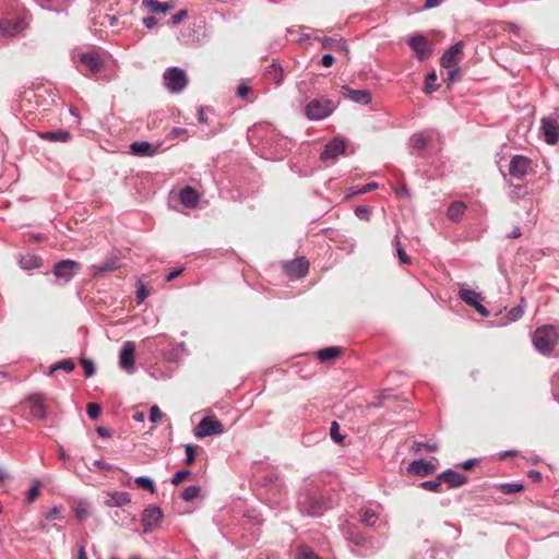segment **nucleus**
Segmentation results:
<instances>
[{
  "label": "nucleus",
  "mask_w": 559,
  "mask_h": 559,
  "mask_svg": "<svg viewBox=\"0 0 559 559\" xmlns=\"http://www.w3.org/2000/svg\"><path fill=\"white\" fill-rule=\"evenodd\" d=\"M558 338L559 334L554 325H543L535 330L532 341L538 353L548 355L554 350Z\"/></svg>",
  "instance_id": "nucleus-1"
},
{
  "label": "nucleus",
  "mask_w": 559,
  "mask_h": 559,
  "mask_svg": "<svg viewBox=\"0 0 559 559\" xmlns=\"http://www.w3.org/2000/svg\"><path fill=\"white\" fill-rule=\"evenodd\" d=\"M297 508L300 513L309 516H321L329 508L321 496L301 491L298 496Z\"/></svg>",
  "instance_id": "nucleus-2"
},
{
  "label": "nucleus",
  "mask_w": 559,
  "mask_h": 559,
  "mask_svg": "<svg viewBox=\"0 0 559 559\" xmlns=\"http://www.w3.org/2000/svg\"><path fill=\"white\" fill-rule=\"evenodd\" d=\"M336 108L337 103L328 97L314 98L306 105L305 115L312 121L323 120L331 116Z\"/></svg>",
  "instance_id": "nucleus-3"
},
{
  "label": "nucleus",
  "mask_w": 559,
  "mask_h": 559,
  "mask_svg": "<svg viewBox=\"0 0 559 559\" xmlns=\"http://www.w3.org/2000/svg\"><path fill=\"white\" fill-rule=\"evenodd\" d=\"M163 80L167 91L175 94L182 92L188 84L187 74L179 67L167 68L163 74Z\"/></svg>",
  "instance_id": "nucleus-4"
},
{
  "label": "nucleus",
  "mask_w": 559,
  "mask_h": 559,
  "mask_svg": "<svg viewBox=\"0 0 559 559\" xmlns=\"http://www.w3.org/2000/svg\"><path fill=\"white\" fill-rule=\"evenodd\" d=\"M223 432L224 426L219 420L211 417H204L197 426L194 436L202 439L209 436L222 435Z\"/></svg>",
  "instance_id": "nucleus-5"
},
{
  "label": "nucleus",
  "mask_w": 559,
  "mask_h": 559,
  "mask_svg": "<svg viewBox=\"0 0 559 559\" xmlns=\"http://www.w3.org/2000/svg\"><path fill=\"white\" fill-rule=\"evenodd\" d=\"M408 45L411 49L414 51L415 56L424 61L427 60L432 55V47L428 39L420 34H416L409 37Z\"/></svg>",
  "instance_id": "nucleus-6"
},
{
  "label": "nucleus",
  "mask_w": 559,
  "mask_h": 559,
  "mask_svg": "<svg viewBox=\"0 0 559 559\" xmlns=\"http://www.w3.org/2000/svg\"><path fill=\"white\" fill-rule=\"evenodd\" d=\"M163 519V511L158 507H148L143 511L142 524L144 526V533H151L158 527L159 522Z\"/></svg>",
  "instance_id": "nucleus-7"
},
{
  "label": "nucleus",
  "mask_w": 559,
  "mask_h": 559,
  "mask_svg": "<svg viewBox=\"0 0 559 559\" xmlns=\"http://www.w3.org/2000/svg\"><path fill=\"white\" fill-rule=\"evenodd\" d=\"M532 166V160L523 155H514L509 165V174L516 178L522 179Z\"/></svg>",
  "instance_id": "nucleus-8"
},
{
  "label": "nucleus",
  "mask_w": 559,
  "mask_h": 559,
  "mask_svg": "<svg viewBox=\"0 0 559 559\" xmlns=\"http://www.w3.org/2000/svg\"><path fill=\"white\" fill-rule=\"evenodd\" d=\"M80 61L87 68L90 73H84L85 76H93L97 74L103 68V61L97 51L91 50L79 55Z\"/></svg>",
  "instance_id": "nucleus-9"
},
{
  "label": "nucleus",
  "mask_w": 559,
  "mask_h": 559,
  "mask_svg": "<svg viewBox=\"0 0 559 559\" xmlns=\"http://www.w3.org/2000/svg\"><path fill=\"white\" fill-rule=\"evenodd\" d=\"M540 130L547 144L554 145L559 141V123L556 119L550 117L543 118Z\"/></svg>",
  "instance_id": "nucleus-10"
},
{
  "label": "nucleus",
  "mask_w": 559,
  "mask_h": 559,
  "mask_svg": "<svg viewBox=\"0 0 559 559\" xmlns=\"http://www.w3.org/2000/svg\"><path fill=\"white\" fill-rule=\"evenodd\" d=\"M135 345L131 341L122 344L119 353V366L121 369L131 372L134 368Z\"/></svg>",
  "instance_id": "nucleus-11"
},
{
  "label": "nucleus",
  "mask_w": 559,
  "mask_h": 559,
  "mask_svg": "<svg viewBox=\"0 0 559 559\" xmlns=\"http://www.w3.org/2000/svg\"><path fill=\"white\" fill-rule=\"evenodd\" d=\"M80 267V264L73 260H62L58 262L53 267V275L58 278L68 283L75 273V270Z\"/></svg>",
  "instance_id": "nucleus-12"
},
{
  "label": "nucleus",
  "mask_w": 559,
  "mask_h": 559,
  "mask_svg": "<svg viewBox=\"0 0 559 559\" xmlns=\"http://www.w3.org/2000/svg\"><path fill=\"white\" fill-rule=\"evenodd\" d=\"M286 274L292 278L305 277L309 271V262L306 258H298L284 264Z\"/></svg>",
  "instance_id": "nucleus-13"
},
{
  "label": "nucleus",
  "mask_w": 559,
  "mask_h": 559,
  "mask_svg": "<svg viewBox=\"0 0 559 559\" xmlns=\"http://www.w3.org/2000/svg\"><path fill=\"white\" fill-rule=\"evenodd\" d=\"M25 27L26 23L22 17L5 19L0 22V32L9 37L19 35Z\"/></svg>",
  "instance_id": "nucleus-14"
},
{
  "label": "nucleus",
  "mask_w": 559,
  "mask_h": 559,
  "mask_svg": "<svg viewBox=\"0 0 559 559\" xmlns=\"http://www.w3.org/2000/svg\"><path fill=\"white\" fill-rule=\"evenodd\" d=\"M25 403L29 409L31 416L34 419L45 420L47 418V411L44 405V400L39 394L31 395Z\"/></svg>",
  "instance_id": "nucleus-15"
},
{
  "label": "nucleus",
  "mask_w": 559,
  "mask_h": 559,
  "mask_svg": "<svg viewBox=\"0 0 559 559\" xmlns=\"http://www.w3.org/2000/svg\"><path fill=\"white\" fill-rule=\"evenodd\" d=\"M318 41L324 49H330L336 52H343L345 56L349 53L348 45L346 44L345 39L341 36L320 37L318 38Z\"/></svg>",
  "instance_id": "nucleus-16"
},
{
  "label": "nucleus",
  "mask_w": 559,
  "mask_h": 559,
  "mask_svg": "<svg viewBox=\"0 0 559 559\" xmlns=\"http://www.w3.org/2000/svg\"><path fill=\"white\" fill-rule=\"evenodd\" d=\"M463 46V41H457L444 51L440 60L441 66L447 69L454 68L460 61L459 55L462 53Z\"/></svg>",
  "instance_id": "nucleus-17"
},
{
  "label": "nucleus",
  "mask_w": 559,
  "mask_h": 559,
  "mask_svg": "<svg viewBox=\"0 0 559 559\" xmlns=\"http://www.w3.org/2000/svg\"><path fill=\"white\" fill-rule=\"evenodd\" d=\"M120 259L116 254H110L98 264H95L91 267V272L93 276H97L102 273L114 272L120 269Z\"/></svg>",
  "instance_id": "nucleus-18"
},
{
  "label": "nucleus",
  "mask_w": 559,
  "mask_h": 559,
  "mask_svg": "<svg viewBox=\"0 0 559 559\" xmlns=\"http://www.w3.org/2000/svg\"><path fill=\"white\" fill-rule=\"evenodd\" d=\"M346 144L341 139H334L329 142L320 154L322 160L335 159L337 156L344 153Z\"/></svg>",
  "instance_id": "nucleus-19"
},
{
  "label": "nucleus",
  "mask_w": 559,
  "mask_h": 559,
  "mask_svg": "<svg viewBox=\"0 0 559 559\" xmlns=\"http://www.w3.org/2000/svg\"><path fill=\"white\" fill-rule=\"evenodd\" d=\"M438 479L447 483L451 488H457L467 483V476L448 468L438 475Z\"/></svg>",
  "instance_id": "nucleus-20"
},
{
  "label": "nucleus",
  "mask_w": 559,
  "mask_h": 559,
  "mask_svg": "<svg viewBox=\"0 0 559 559\" xmlns=\"http://www.w3.org/2000/svg\"><path fill=\"white\" fill-rule=\"evenodd\" d=\"M342 94L359 105H368L371 102V94L367 90H353L348 86H342Z\"/></svg>",
  "instance_id": "nucleus-21"
},
{
  "label": "nucleus",
  "mask_w": 559,
  "mask_h": 559,
  "mask_svg": "<svg viewBox=\"0 0 559 559\" xmlns=\"http://www.w3.org/2000/svg\"><path fill=\"white\" fill-rule=\"evenodd\" d=\"M409 473H414L418 476L425 477L433 473L435 465L425 460H414L407 467Z\"/></svg>",
  "instance_id": "nucleus-22"
},
{
  "label": "nucleus",
  "mask_w": 559,
  "mask_h": 559,
  "mask_svg": "<svg viewBox=\"0 0 559 559\" xmlns=\"http://www.w3.org/2000/svg\"><path fill=\"white\" fill-rule=\"evenodd\" d=\"M179 200L186 207L192 209L198 204L200 200V194L195 189H193L190 186H187L180 190Z\"/></svg>",
  "instance_id": "nucleus-23"
},
{
  "label": "nucleus",
  "mask_w": 559,
  "mask_h": 559,
  "mask_svg": "<svg viewBox=\"0 0 559 559\" xmlns=\"http://www.w3.org/2000/svg\"><path fill=\"white\" fill-rule=\"evenodd\" d=\"M131 501L130 495L126 491H112L107 493L105 504L108 507H124Z\"/></svg>",
  "instance_id": "nucleus-24"
},
{
  "label": "nucleus",
  "mask_w": 559,
  "mask_h": 559,
  "mask_svg": "<svg viewBox=\"0 0 559 559\" xmlns=\"http://www.w3.org/2000/svg\"><path fill=\"white\" fill-rule=\"evenodd\" d=\"M38 136L46 141L61 142V143H66V142L70 141L72 138L71 133L63 129L39 132Z\"/></svg>",
  "instance_id": "nucleus-25"
},
{
  "label": "nucleus",
  "mask_w": 559,
  "mask_h": 559,
  "mask_svg": "<svg viewBox=\"0 0 559 559\" xmlns=\"http://www.w3.org/2000/svg\"><path fill=\"white\" fill-rule=\"evenodd\" d=\"M130 151L133 155L138 156H153L156 153L157 147L153 146L147 141H138L130 145Z\"/></svg>",
  "instance_id": "nucleus-26"
},
{
  "label": "nucleus",
  "mask_w": 559,
  "mask_h": 559,
  "mask_svg": "<svg viewBox=\"0 0 559 559\" xmlns=\"http://www.w3.org/2000/svg\"><path fill=\"white\" fill-rule=\"evenodd\" d=\"M142 3L153 14H166L175 8L171 2H160L158 0H142Z\"/></svg>",
  "instance_id": "nucleus-27"
},
{
  "label": "nucleus",
  "mask_w": 559,
  "mask_h": 559,
  "mask_svg": "<svg viewBox=\"0 0 559 559\" xmlns=\"http://www.w3.org/2000/svg\"><path fill=\"white\" fill-rule=\"evenodd\" d=\"M465 211H466L465 203H463L461 201H454L448 207L447 217L450 221L457 223L462 219Z\"/></svg>",
  "instance_id": "nucleus-28"
},
{
  "label": "nucleus",
  "mask_w": 559,
  "mask_h": 559,
  "mask_svg": "<svg viewBox=\"0 0 559 559\" xmlns=\"http://www.w3.org/2000/svg\"><path fill=\"white\" fill-rule=\"evenodd\" d=\"M409 142L413 150L423 151L431 142V135L427 132H418L411 136Z\"/></svg>",
  "instance_id": "nucleus-29"
},
{
  "label": "nucleus",
  "mask_w": 559,
  "mask_h": 559,
  "mask_svg": "<svg viewBox=\"0 0 559 559\" xmlns=\"http://www.w3.org/2000/svg\"><path fill=\"white\" fill-rule=\"evenodd\" d=\"M460 298L466 302L471 307H476V305L480 301L481 296L480 294L476 293L475 290L468 289V288H461L459 292Z\"/></svg>",
  "instance_id": "nucleus-30"
},
{
  "label": "nucleus",
  "mask_w": 559,
  "mask_h": 559,
  "mask_svg": "<svg viewBox=\"0 0 559 559\" xmlns=\"http://www.w3.org/2000/svg\"><path fill=\"white\" fill-rule=\"evenodd\" d=\"M341 354V348L336 346L325 347L318 352V359L320 361H328L336 358Z\"/></svg>",
  "instance_id": "nucleus-31"
},
{
  "label": "nucleus",
  "mask_w": 559,
  "mask_h": 559,
  "mask_svg": "<svg viewBox=\"0 0 559 559\" xmlns=\"http://www.w3.org/2000/svg\"><path fill=\"white\" fill-rule=\"evenodd\" d=\"M392 245L393 247L395 248L396 250V255L400 260V262L402 264H411L412 263V259L411 257L404 251V249L402 248V245H401V241H400V236L399 234L395 235L393 241H392Z\"/></svg>",
  "instance_id": "nucleus-32"
},
{
  "label": "nucleus",
  "mask_w": 559,
  "mask_h": 559,
  "mask_svg": "<svg viewBox=\"0 0 559 559\" xmlns=\"http://www.w3.org/2000/svg\"><path fill=\"white\" fill-rule=\"evenodd\" d=\"M265 75L269 80H272L275 84L282 82V68L275 63L270 64L266 68Z\"/></svg>",
  "instance_id": "nucleus-33"
},
{
  "label": "nucleus",
  "mask_w": 559,
  "mask_h": 559,
  "mask_svg": "<svg viewBox=\"0 0 559 559\" xmlns=\"http://www.w3.org/2000/svg\"><path fill=\"white\" fill-rule=\"evenodd\" d=\"M75 368V364L71 359H63L61 361L56 362L49 369V374L55 373L57 370H63L66 372H71Z\"/></svg>",
  "instance_id": "nucleus-34"
},
{
  "label": "nucleus",
  "mask_w": 559,
  "mask_h": 559,
  "mask_svg": "<svg viewBox=\"0 0 559 559\" xmlns=\"http://www.w3.org/2000/svg\"><path fill=\"white\" fill-rule=\"evenodd\" d=\"M378 520L377 513L371 509H365L360 513V522L366 526H373Z\"/></svg>",
  "instance_id": "nucleus-35"
},
{
  "label": "nucleus",
  "mask_w": 559,
  "mask_h": 559,
  "mask_svg": "<svg viewBox=\"0 0 559 559\" xmlns=\"http://www.w3.org/2000/svg\"><path fill=\"white\" fill-rule=\"evenodd\" d=\"M134 481L140 488L146 489L151 493H155L156 486L152 478L147 476H138Z\"/></svg>",
  "instance_id": "nucleus-36"
},
{
  "label": "nucleus",
  "mask_w": 559,
  "mask_h": 559,
  "mask_svg": "<svg viewBox=\"0 0 559 559\" xmlns=\"http://www.w3.org/2000/svg\"><path fill=\"white\" fill-rule=\"evenodd\" d=\"M201 488L197 485L188 486L181 493L185 501H192L200 496Z\"/></svg>",
  "instance_id": "nucleus-37"
},
{
  "label": "nucleus",
  "mask_w": 559,
  "mask_h": 559,
  "mask_svg": "<svg viewBox=\"0 0 559 559\" xmlns=\"http://www.w3.org/2000/svg\"><path fill=\"white\" fill-rule=\"evenodd\" d=\"M524 486L520 483H506L500 485V490L504 495H513L522 491Z\"/></svg>",
  "instance_id": "nucleus-38"
},
{
  "label": "nucleus",
  "mask_w": 559,
  "mask_h": 559,
  "mask_svg": "<svg viewBox=\"0 0 559 559\" xmlns=\"http://www.w3.org/2000/svg\"><path fill=\"white\" fill-rule=\"evenodd\" d=\"M436 81L437 74L435 72L427 74L424 87L426 94H431L438 90L439 85L436 84Z\"/></svg>",
  "instance_id": "nucleus-39"
},
{
  "label": "nucleus",
  "mask_w": 559,
  "mask_h": 559,
  "mask_svg": "<svg viewBox=\"0 0 559 559\" xmlns=\"http://www.w3.org/2000/svg\"><path fill=\"white\" fill-rule=\"evenodd\" d=\"M441 479H438V477L436 479H431V480H425L423 483H420V487L423 489H426V490H429V491H433V492H440L442 490V485H441Z\"/></svg>",
  "instance_id": "nucleus-40"
},
{
  "label": "nucleus",
  "mask_w": 559,
  "mask_h": 559,
  "mask_svg": "<svg viewBox=\"0 0 559 559\" xmlns=\"http://www.w3.org/2000/svg\"><path fill=\"white\" fill-rule=\"evenodd\" d=\"M413 449L416 453H419L421 452L423 450L425 451H430V452H435L438 450V445L437 443H430V442H423V441H415L414 442V445H413Z\"/></svg>",
  "instance_id": "nucleus-41"
},
{
  "label": "nucleus",
  "mask_w": 559,
  "mask_h": 559,
  "mask_svg": "<svg viewBox=\"0 0 559 559\" xmlns=\"http://www.w3.org/2000/svg\"><path fill=\"white\" fill-rule=\"evenodd\" d=\"M297 559H321L313 550L307 546H300L297 550Z\"/></svg>",
  "instance_id": "nucleus-42"
},
{
  "label": "nucleus",
  "mask_w": 559,
  "mask_h": 559,
  "mask_svg": "<svg viewBox=\"0 0 559 559\" xmlns=\"http://www.w3.org/2000/svg\"><path fill=\"white\" fill-rule=\"evenodd\" d=\"M524 314V307L522 305H519L516 307H513L508 312V320L510 322H515L520 320Z\"/></svg>",
  "instance_id": "nucleus-43"
},
{
  "label": "nucleus",
  "mask_w": 559,
  "mask_h": 559,
  "mask_svg": "<svg viewBox=\"0 0 559 559\" xmlns=\"http://www.w3.org/2000/svg\"><path fill=\"white\" fill-rule=\"evenodd\" d=\"M150 295V290L142 280L138 281L136 299L138 302L144 301Z\"/></svg>",
  "instance_id": "nucleus-44"
},
{
  "label": "nucleus",
  "mask_w": 559,
  "mask_h": 559,
  "mask_svg": "<svg viewBox=\"0 0 559 559\" xmlns=\"http://www.w3.org/2000/svg\"><path fill=\"white\" fill-rule=\"evenodd\" d=\"M81 365L84 369V373L86 377H93L95 374V371H96V368H95V364L92 359H88V358H82L81 359Z\"/></svg>",
  "instance_id": "nucleus-45"
},
{
  "label": "nucleus",
  "mask_w": 559,
  "mask_h": 559,
  "mask_svg": "<svg viewBox=\"0 0 559 559\" xmlns=\"http://www.w3.org/2000/svg\"><path fill=\"white\" fill-rule=\"evenodd\" d=\"M330 436L336 443H341L344 439V437L340 433V426L336 421H332L331 424Z\"/></svg>",
  "instance_id": "nucleus-46"
},
{
  "label": "nucleus",
  "mask_w": 559,
  "mask_h": 559,
  "mask_svg": "<svg viewBox=\"0 0 559 559\" xmlns=\"http://www.w3.org/2000/svg\"><path fill=\"white\" fill-rule=\"evenodd\" d=\"M195 450H197V447L192 445V444H187L185 447V452H186L185 463L187 465H190V464H192L194 462V460H195Z\"/></svg>",
  "instance_id": "nucleus-47"
},
{
  "label": "nucleus",
  "mask_w": 559,
  "mask_h": 559,
  "mask_svg": "<svg viewBox=\"0 0 559 559\" xmlns=\"http://www.w3.org/2000/svg\"><path fill=\"white\" fill-rule=\"evenodd\" d=\"M190 475H191V472L188 469L178 471L174 474V476L171 478V483H173V485L178 486Z\"/></svg>",
  "instance_id": "nucleus-48"
},
{
  "label": "nucleus",
  "mask_w": 559,
  "mask_h": 559,
  "mask_svg": "<svg viewBox=\"0 0 559 559\" xmlns=\"http://www.w3.org/2000/svg\"><path fill=\"white\" fill-rule=\"evenodd\" d=\"M39 481L36 480L35 485L33 487H31L27 491V496H26V500L28 503H32L40 493V489H39Z\"/></svg>",
  "instance_id": "nucleus-49"
},
{
  "label": "nucleus",
  "mask_w": 559,
  "mask_h": 559,
  "mask_svg": "<svg viewBox=\"0 0 559 559\" xmlns=\"http://www.w3.org/2000/svg\"><path fill=\"white\" fill-rule=\"evenodd\" d=\"M355 214L360 218V219H366L368 221L369 217H370V209L367 207V206H364V205H358L356 206L355 209Z\"/></svg>",
  "instance_id": "nucleus-50"
},
{
  "label": "nucleus",
  "mask_w": 559,
  "mask_h": 559,
  "mask_svg": "<svg viewBox=\"0 0 559 559\" xmlns=\"http://www.w3.org/2000/svg\"><path fill=\"white\" fill-rule=\"evenodd\" d=\"M378 188V183L376 182H369V183H366L364 186H361L360 188H357L353 191L354 194H362V193H367V192H370L374 189Z\"/></svg>",
  "instance_id": "nucleus-51"
},
{
  "label": "nucleus",
  "mask_w": 559,
  "mask_h": 559,
  "mask_svg": "<svg viewBox=\"0 0 559 559\" xmlns=\"http://www.w3.org/2000/svg\"><path fill=\"white\" fill-rule=\"evenodd\" d=\"M87 415L91 419H96L100 415V407L95 403L87 405Z\"/></svg>",
  "instance_id": "nucleus-52"
},
{
  "label": "nucleus",
  "mask_w": 559,
  "mask_h": 559,
  "mask_svg": "<svg viewBox=\"0 0 559 559\" xmlns=\"http://www.w3.org/2000/svg\"><path fill=\"white\" fill-rule=\"evenodd\" d=\"M75 515L79 520H85L88 516V511L85 504H78L74 509Z\"/></svg>",
  "instance_id": "nucleus-53"
},
{
  "label": "nucleus",
  "mask_w": 559,
  "mask_h": 559,
  "mask_svg": "<svg viewBox=\"0 0 559 559\" xmlns=\"http://www.w3.org/2000/svg\"><path fill=\"white\" fill-rule=\"evenodd\" d=\"M162 418V412L157 405H153L150 409V420L157 423Z\"/></svg>",
  "instance_id": "nucleus-54"
},
{
  "label": "nucleus",
  "mask_w": 559,
  "mask_h": 559,
  "mask_svg": "<svg viewBox=\"0 0 559 559\" xmlns=\"http://www.w3.org/2000/svg\"><path fill=\"white\" fill-rule=\"evenodd\" d=\"M251 93V87L242 83L237 87V96L240 98L247 97Z\"/></svg>",
  "instance_id": "nucleus-55"
},
{
  "label": "nucleus",
  "mask_w": 559,
  "mask_h": 559,
  "mask_svg": "<svg viewBox=\"0 0 559 559\" xmlns=\"http://www.w3.org/2000/svg\"><path fill=\"white\" fill-rule=\"evenodd\" d=\"M188 15L187 10H180L176 14L171 16V24L177 25L179 24L186 16Z\"/></svg>",
  "instance_id": "nucleus-56"
},
{
  "label": "nucleus",
  "mask_w": 559,
  "mask_h": 559,
  "mask_svg": "<svg viewBox=\"0 0 559 559\" xmlns=\"http://www.w3.org/2000/svg\"><path fill=\"white\" fill-rule=\"evenodd\" d=\"M61 514V508L60 507H53L49 510V512L46 514V519L49 521L59 519Z\"/></svg>",
  "instance_id": "nucleus-57"
},
{
  "label": "nucleus",
  "mask_w": 559,
  "mask_h": 559,
  "mask_svg": "<svg viewBox=\"0 0 559 559\" xmlns=\"http://www.w3.org/2000/svg\"><path fill=\"white\" fill-rule=\"evenodd\" d=\"M460 78V71L459 69H455V68H451L450 71L448 72V78H447V82L449 84L457 81Z\"/></svg>",
  "instance_id": "nucleus-58"
},
{
  "label": "nucleus",
  "mask_w": 559,
  "mask_h": 559,
  "mask_svg": "<svg viewBox=\"0 0 559 559\" xmlns=\"http://www.w3.org/2000/svg\"><path fill=\"white\" fill-rule=\"evenodd\" d=\"M93 466L99 471H109L112 468V466L102 460H95L93 462Z\"/></svg>",
  "instance_id": "nucleus-59"
},
{
  "label": "nucleus",
  "mask_w": 559,
  "mask_h": 559,
  "mask_svg": "<svg viewBox=\"0 0 559 559\" xmlns=\"http://www.w3.org/2000/svg\"><path fill=\"white\" fill-rule=\"evenodd\" d=\"M142 23L143 25L148 28V29H152L156 26L157 24V20L154 17V16H146L142 20Z\"/></svg>",
  "instance_id": "nucleus-60"
},
{
  "label": "nucleus",
  "mask_w": 559,
  "mask_h": 559,
  "mask_svg": "<svg viewBox=\"0 0 559 559\" xmlns=\"http://www.w3.org/2000/svg\"><path fill=\"white\" fill-rule=\"evenodd\" d=\"M334 63V57L331 53H325L321 58V64L325 68L332 67Z\"/></svg>",
  "instance_id": "nucleus-61"
},
{
  "label": "nucleus",
  "mask_w": 559,
  "mask_h": 559,
  "mask_svg": "<svg viewBox=\"0 0 559 559\" xmlns=\"http://www.w3.org/2000/svg\"><path fill=\"white\" fill-rule=\"evenodd\" d=\"M183 270H185L183 267H179V269H176V270L171 271L170 273H168L166 275L165 280L167 282L174 281L175 278H177L183 272Z\"/></svg>",
  "instance_id": "nucleus-62"
},
{
  "label": "nucleus",
  "mask_w": 559,
  "mask_h": 559,
  "mask_svg": "<svg viewBox=\"0 0 559 559\" xmlns=\"http://www.w3.org/2000/svg\"><path fill=\"white\" fill-rule=\"evenodd\" d=\"M444 0H426L424 4V9H433L439 7Z\"/></svg>",
  "instance_id": "nucleus-63"
},
{
  "label": "nucleus",
  "mask_w": 559,
  "mask_h": 559,
  "mask_svg": "<svg viewBox=\"0 0 559 559\" xmlns=\"http://www.w3.org/2000/svg\"><path fill=\"white\" fill-rule=\"evenodd\" d=\"M474 309L481 316V317H488L489 311L488 309L480 304V301L474 307Z\"/></svg>",
  "instance_id": "nucleus-64"
}]
</instances>
